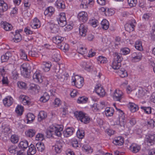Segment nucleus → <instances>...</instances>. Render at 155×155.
<instances>
[{
	"label": "nucleus",
	"instance_id": "nucleus-1",
	"mask_svg": "<svg viewBox=\"0 0 155 155\" xmlns=\"http://www.w3.org/2000/svg\"><path fill=\"white\" fill-rule=\"evenodd\" d=\"M50 130H47L46 132L47 137L50 138L51 137L54 132L56 135L58 137H61L63 129L62 127L59 126L56 127L54 126H51L50 127Z\"/></svg>",
	"mask_w": 155,
	"mask_h": 155
},
{
	"label": "nucleus",
	"instance_id": "nucleus-2",
	"mask_svg": "<svg viewBox=\"0 0 155 155\" xmlns=\"http://www.w3.org/2000/svg\"><path fill=\"white\" fill-rule=\"evenodd\" d=\"M74 114L78 119L84 124H88L90 121V116L87 114L81 111H76L74 113Z\"/></svg>",
	"mask_w": 155,
	"mask_h": 155
},
{
	"label": "nucleus",
	"instance_id": "nucleus-3",
	"mask_svg": "<svg viewBox=\"0 0 155 155\" xmlns=\"http://www.w3.org/2000/svg\"><path fill=\"white\" fill-rule=\"evenodd\" d=\"M72 82L76 87L78 88H81L84 83L83 78L78 75L72 77Z\"/></svg>",
	"mask_w": 155,
	"mask_h": 155
},
{
	"label": "nucleus",
	"instance_id": "nucleus-4",
	"mask_svg": "<svg viewBox=\"0 0 155 155\" xmlns=\"http://www.w3.org/2000/svg\"><path fill=\"white\" fill-rule=\"evenodd\" d=\"M58 18H57L58 24L61 27H64L67 24L66 19L65 13H61Z\"/></svg>",
	"mask_w": 155,
	"mask_h": 155
},
{
	"label": "nucleus",
	"instance_id": "nucleus-5",
	"mask_svg": "<svg viewBox=\"0 0 155 155\" xmlns=\"http://www.w3.org/2000/svg\"><path fill=\"white\" fill-rule=\"evenodd\" d=\"M78 18L80 22H85L88 19V15L87 12L82 11L78 14Z\"/></svg>",
	"mask_w": 155,
	"mask_h": 155
},
{
	"label": "nucleus",
	"instance_id": "nucleus-6",
	"mask_svg": "<svg viewBox=\"0 0 155 155\" xmlns=\"http://www.w3.org/2000/svg\"><path fill=\"white\" fill-rule=\"evenodd\" d=\"M147 142L152 145L155 143V134L154 133H149L146 136Z\"/></svg>",
	"mask_w": 155,
	"mask_h": 155
},
{
	"label": "nucleus",
	"instance_id": "nucleus-7",
	"mask_svg": "<svg viewBox=\"0 0 155 155\" xmlns=\"http://www.w3.org/2000/svg\"><path fill=\"white\" fill-rule=\"evenodd\" d=\"M126 123V120L125 119L124 115H121V116H119V120L117 122V124L118 127H120L122 130H123L124 128V126Z\"/></svg>",
	"mask_w": 155,
	"mask_h": 155
},
{
	"label": "nucleus",
	"instance_id": "nucleus-8",
	"mask_svg": "<svg viewBox=\"0 0 155 155\" xmlns=\"http://www.w3.org/2000/svg\"><path fill=\"white\" fill-rule=\"evenodd\" d=\"M95 91L96 93L101 97L104 96L105 94V92L104 89L101 87V85L97 84L95 87Z\"/></svg>",
	"mask_w": 155,
	"mask_h": 155
},
{
	"label": "nucleus",
	"instance_id": "nucleus-9",
	"mask_svg": "<svg viewBox=\"0 0 155 155\" xmlns=\"http://www.w3.org/2000/svg\"><path fill=\"white\" fill-rule=\"evenodd\" d=\"M34 80L36 82L41 83L43 81V77L39 71H37L33 76Z\"/></svg>",
	"mask_w": 155,
	"mask_h": 155
},
{
	"label": "nucleus",
	"instance_id": "nucleus-10",
	"mask_svg": "<svg viewBox=\"0 0 155 155\" xmlns=\"http://www.w3.org/2000/svg\"><path fill=\"white\" fill-rule=\"evenodd\" d=\"M88 30L87 26L86 25L81 24L79 28V34L82 36H85Z\"/></svg>",
	"mask_w": 155,
	"mask_h": 155
},
{
	"label": "nucleus",
	"instance_id": "nucleus-11",
	"mask_svg": "<svg viewBox=\"0 0 155 155\" xmlns=\"http://www.w3.org/2000/svg\"><path fill=\"white\" fill-rule=\"evenodd\" d=\"M123 97L122 91L119 90H116L113 96L114 99L116 101H120Z\"/></svg>",
	"mask_w": 155,
	"mask_h": 155
},
{
	"label": "nucleus",
	"instance_id": "nucleus-12",
	"mask_svg": "<svg viewBox=\"0 0 155 155\" xmlns=\"http://www.w3.org/2000/svg\"><path fill=\"white\" fill-rule=\"evenodd\" d=\"M25 65L23 64L21 68V74L24 77L28 78L30 75V70L25 67Z\"/></svg>",
	"mask_w": 155,
	"mask_h": 155
},
{
	"label": "nucleus",
	"instance_id": "nucleus-13",
	"mask_svg": "<svg viewBox=\"0 0 155 155\" xmlns=\"http://www.w3.org/2000/svg\"><path fill=\"white\" fill-rule=\"evenodd\" d=\"M121 59H114L112 63V67L114 70L119 69L121 66Z\"/></svg>",
	"mask_w": 155,
	"mask_h": 155
},
{
	"label": "nucleus",
	"instance_id": "nucleus-14",
	"mask_svg": "<svg viewBox=\"0 0 155 155\" xmlns=\"http://www.w3.org/2000/svg\"><path fill=\"white\" fill-rule=\"evenodd\" d=\"M130 150L133 153L139 152L141 149L140 146L135 143H133L130 147Z\"/></svg>",
	"mask_w": 155,
	"mask_h": 155
},
{
	"label": "nucleus",
	"instance_id": "nucleus-15",
	"mask_svg": "<svg viewBox=\"0 0 155 155\" xmlns=\"http://www.w3.org/2000/svg\"><path fill=\"white\" fill-rule=\"evenodd\" d=\"M22 31V30L19 29L15 31L14 35V38L12 39L13 42L16 43L19 42L21 40V37L20 32Z\"/></svg>",
	"mask_w": 155,
	"mask_h": 155
},
{
	"label": "nucleus",
	"instance_id": "nucleus-16",
	"mask_svg": "<svg viewBox=\"0 0 155 155\" xmlns=\"http://www.w3.org/2000/svg\"><path fill=\"white\" fill-rule=\"evenodd\" d=\"M13 99L11 96H8L3 100L4 105L6 107L10 106L13 103Z\"/></svg>",
	"mask_w": 155,
	"mask_h": 155
},
{
	"label": "nucleus",
	"instance_id": "nucleus-17",
	"mask_svg": "<svg viewBox=\"0 0 155 155\" xmlns=\"http://www.w3.org/2000/svg\"><path fill=\"white\" fill-rule=\"evenodd\" d=\"M74 129L72 127H68L64 130L63 132L64 136L68 137L71 135L74 132Z\"/></svg>",
	"mask_w": 155,
	"mask_h": 155
},
{
	"label": "nucleus",
	"instance_id": "nucleus-18",
	"mask_svg": "<svg viewBox=\"0 0 155 155\" xmlns=\"http://www.w3.org/2000/svg\"><path fill=\"white\" fill-rule=\"evenodd\" d=\"M1 26L6 31H10L12 28V26L11 24L5 21H2L1 23Z\"/></svg>",
	"mask_w": 155,
	"mask_h": 155
},
{
	"label": "nucleus",
	"instance_id": "nucleus-19",
	"mask_svg": "<svg viewBox=\"0 0 155 155\" xmlns=\"http://www.w3.org/2000/svg\"><path fill=\"white\" fill-rule=\"evenodd\" d=\"M136 24L135 21L134 19H132L130 24H126L125 25V28L127 31H128V28H129L130 30L133 31Z\"/></svg>",
	"mask_w": 155,
	"mask_h": 155
},
{
	"label": "nucleus",
	"instance_id": "nucleus-20",
	"mask_svg": "<svg viewBox=\"0 0 155 155\" xmlns=\"http://www.w3.org/2000/svg\"><path fill=\"white\" fill-rule=\"evenodd\" d=\"M35 130L32 129H29L25 132V134L27 137L31 138L33 137L36 133Z\"/></svg>",
	"mask_w": 155,
	"mask_h": 155
},
{
	"label": "nucleus",
	"instance_id": "nucleus-21",
	"mask_svg": "<svg viewBox=\"0 0 155 155\" xmlns=\"http://www.w3.org/2000/svg\"><path fill=\"white\" fill-rule=\"evenodd\" d=\"M64 40V38L59 36H55L53 38L52 41L54 43L58 45L62 43Z\"/></svg>",
	"mask_w": 155,
	"mask_h": 155
},
{
	"label": "nucleus",
	"instance_id": "nucleus-22",
	"mask_svg": "<svg viewBox=\"0 0 155 155\" xmlns=\"http://www.w3.org/2000/svg\"><path fill=\"white\" fill-rule=\"evenodd\" d=\"M124 143V138L121 137H118L115 139L113 143L116 145H121Z\"/></svg>",
	"mask_w": 155,
	"mask_h": 155
},
{
	"label": "nucleus",
	"instance_id": "nucleus-23",
	"mask_svg": "<svg viewBox=\"0 0 155 155\" xmlns=\"http://www.w3.org/2000/svg\"><path fill=\"white\" fill-rule=\"evenodd\" d=\"M36 151L35 147L34 145L31 144L29 147V149L27 151V155H34Z\"/></svg>",
	"mask_w": 155,
	"mask_h": 155
},
{
	"label": "nucleus",
	"instance_id": "nucleus-24",
	"mask_svg": "<svg viewBox=\"0 0 155 155\" xmlns=\"http://www.w3.org/2000/svg\"><path fill=\"white\" fill-rule=\"evenodd\" d=\"M81 65L86 71H90L91 67V64L89 62L84 61L82 62Z\"/></svg>",
	"mask_w": 155,
	"mask_h": 155
},
{
	"label": "nucleus",
	"instance_id": "nucleus-25",
	"mask_svg": "<svg viewBox=\"0 0 155 155\" xmlns=\"http://www.w3.org/2000/svg\"><path fill=\"white\" fill-rule=\"evenodd\" d=\"M43 70L45 72L49 71L51 66V62H44L43 63Z\"/></svg>",
	"mask_w": 155,
	"mask_h": 155
},
{
	"label": "nucleus",
	"instance_id": "nucleus-26",
	"mask_svg": "<svg viewBox=\"0 0 155 155\" xmlns=\"http://www.w3.org/2000/svg\"><path fill=\"white\" fill-rule=\"evenodd\" d=\"M114 110L112 107H108L106 108L105 113L107 117H111L113 115Z\"/></svg>",
	"mask_w": 155,
	"mask_h": 155
},
{
	"label": "nucleus",
	"instance_id": "nucleus-27",
	"mask_svg": "<svg viewBox=\"0 0 155 155\" xmlns=\"http://www.w3.org/2000/svg\"><path fill=\"white\" fill-rule=\"evenodd\" d=\"M49 98V94L47 92H45L43 95L40 97V101L42 102L45 103L47 101Z\"/></svg>",
	"mask_w": 155,
	"mask_h": 155
},
{
	"label": "nucleus",
	"instance_id": "nucleus-28",
	"mask_svg": "<svg viewBox=\"0 0 155 155\" xmlns=\"http://www.w3.org/2000/svg\"><path fill=\"white\" fill-rule=\"evenodd\" d=\"M47 117V113L44 111H41L38 116V120L39 121H41L45 119Z\"/></svg>",
	"mask_w": 155,
	"mask_h": 155
},
{
	"label": "nucleus",
	"instance_id": "nucleus-29",
	"mask_svg": "<svg viewBox=\"0 0 155 155\" xmlns=\"http://www.w3.org/2000/svg\"><path fill=\"white\" fill-rule=\"evenodd\" d=\"M8 5L3 0H0V9L3 11H6L8 9Z\"/></svg>",
	"mask_w": 155,
	"mask_h": 155
},
{
	"label": "nucleus",
	"instance_id": "nucleus-30",
	"mask_svg": "<svg viewBox=\"0 0 155 155\" xmlns=\"http://www.w3.org/2000/svg\"><path fill=\"white\" fill-rule=\"evenodd\" d=\"M58 48L62 50L66 51H68L69 49V46L68 44L66 43H62L58 45Z\"/></svg>",
	"mask_w": 155,
	"mask_h": 155
},
{
	"label": "nucleus",
	"instance_id": "nucleus-31",
	"mask_svg": "<svg viewBox=\"0 0 155 155\" xmlns=\"http://www.w3.org/2000/svg\"><path fill=\"white\" fill-rule=\"evenodd\" d=\"M130 109L132 112H134L138 109V106L133 103H130L129 104Z\"/></svg>",
	"mask_w": 155,
	"mask_h": 155
},
{
	"label": "nucleus",
	"instance_id": "nucleus-32",
	"mask_svg": "<svg viewBox=\"0 0 155 155\" xmlns=\"http://www.w3.org/2000/svg\"><path fill=\"white\" fill-rule=\"evenodd\" d=\"M56 4L58 8L64 9L65 8L64 2L63 0H57Z\"/></svg>",
	"mask_w": 155,
	"mask_h": 155
},
{
	"label": "nucleus",
	"instance_id": "nucleus-33",
	"mask_svg": "<svg viewBox=\"0 0 155 155\" xmlns=\"http://www.w3.org/2000/svg\"><path fill=\"white\" fill-rule=\"evenodd\" d=\"M101 27L104 30H106L108 29L109 26V23L107 20H103L101 22Z\"/></svg>",
	"mask_w": 155,
	"mask_h": 155
},
{
	"label": "nucleus",
	"instance_id": "nucleus-34",
	"mask_svg": "<svg viewBox=\"0 0 155 155\" xmlns=\"http://www.w3.org/2000/svg\"><path fill=\"white\" fill-rule=\"evenodd\" d=\"M39 87L38 86L34 84H31L29 90L34 91L35 93H38L39 92Z\"/></svg>",
	"mask_w": 155,
	"mask_h": 155
},
{
	"label": "nucleus",
	"instance_id": "nucleus-35",
	"mask_svg": "<svg viewBox=\"0 0 155 155\" xmlns=\"http://www.w3.org/2000/svg\"><path fill=\"white\" fill-rule=\"evenodd\" d=\"M50 29L52 33H56L59 31L58 26L56 25L51 24L50 25Z\"/></svg>",
	"mask_w": 155,
	"mask_h": 155
},
{
	"label": "nucleus",
	"instance_id": "nucleus-36",
	"mask_svg": "<svg viewBox=\"0 0 155 155\" xmlns=\"http://www.w3.org/2000/svg\"><path fill=\"white\" fill-rule=\"evenodd\" d=\"M28 146V142L26 140L22 141L19 144V147L24 149H26Z\"/></svg>",
	"mask_w": 155,
	"mask_h": 155
},
{
	"label": "nucleus",
	"instance_id": "nucleus-37",
	"mask_svg": "<svg viewBox=\"0 0 155 155\" xmlns=\"http://www.w3.org/2000/svg\"><path fill=\"white\" fill-rule=\"evenodd\" d=\"M140 108L145 113L147 114H151L152 109L150 107L141 106Z\"/></svg>",
	"mask_w": 155,
	"mask_h": 155
},
{
	"label": "nucleus",
	"instance_id": "nucleus-38",
	"mask_svg": "<svg viewBox=\"0 0 155 155\" xmlns=\"http://www.w3.org/2000/svg\"><path fill=\"white\" fill-rule=\"evenodd\" d=\"M117 72L121 78L127 77L128 75L127 72L124 69L118 70Z\"/></svg>",
	"mask_w": 155,
	"mask_h": 155
},
{
	"label": "nucleus",
	"instance_id": "nucleus-39",
	"mask_svg": "<svg viewBox=\"0 0 155 155\" xmlns=\"http://www.w3.org/2000/svg\"><path fill=\"white\" fill-rule=\"evenodd\" d=\"M146 124L147 126L150 128H153L155 127V122L153 119L148 120Z\"/></svg>",
	"mask_w": 155,
	"mask_h": 155
},
{
	"label": "nucleus",
	"instance_id": "nucleus-40",
	"mask_svg": "<svg viewBox=\"0 0 155 155\" xmlns=\"http://www.w3.org/2000/svg\"><path fill=\"white\" fill-rule=\"evenodd\" d=\"M15 111L18 115H21L23 111V107L21 106H17L15 109Z\"/></svg>",
	"mask_w": 155,
	"mask_h": 155
},
{
	"label": "nucleus",
	"instance_id": "nucleus-41",
	"mask_svg": "<svg viewBox=\"0 0 155 155\" xmlns=\"http://www.w3.org/2000/svg\"><path fill=\"white\" fill-rule=\"evenodd\" d=\"M36 146L38 150L39 151H43L45 148L44 143H37L36 145Z\"/></svg>",
	"mask_w": 155,
	"mask_h": 155
},
{
	"label": "nucleus",
	"instance_id": "nucleus-42",
	"mask_svg": "<svg viewBox=\"0 0 155 155\" xmlns=\"http://www.w3.org/2000/svg\"><path fill=\"white\" fill-rule=\"evenodd\" d=\"M55 150L57 153H60L61 150L62 145L59 142H58L55 145Z\"/></svg>",
	"mask_w": 155,
	"mask_h": 155
},
{
	"label": "nucleus",
	"instance_id": "nucleus-43",
	"mask_svg": "<svg viewBox=\"0 0 155 155\" xmlns=\"http://www.w3.org/2000/svg\"><path fill=\"white\" fill-rule=\"evenodd\" d=\"M17 147L15 145H11L9 146L8 150L10 153L12 154H15L17 151Z\"/></svg>",
	"mask_w": 155,
	"mask_h": 155
},
{
	"label": "nucleus",
	"instance_id": "nucleus-44",
	"mask_svg": "<svg viewBox=\"0 0 155 155\" xmlns=\"http://www.w3.org/2000/svg\"><path fill=\"white\" fill-rule=\"evenodd\" d=\"M10 140L12 143H16L18 141V137L16 134L12 135L11 137Z\"/></svg>",
	"mask_w": 155,
	"mask_h": 155
},
{
	"label": "nucleus",
	"instance_id": "nucleus-45",
	"mask_svg": "<svg viewBox=\"0 0 155 155\" xmlns=\"http://www.w3.org/2000/svg\"><path fill=\"white\" fill-rule=\"evenodd\" d=\"M27 123H31L35 119V116L31 113H29L27 115Z\"/></svg>",
	"mask_w": 155,
	"mask_h": 155
},
{
	"label": "nucleus",
	"instance_id": "nucleus-46",
	"mask_svg": "<svg viewBox=\"0 0 155 155\" xmlns=\"http://www.w3.org/2000/svg\"><path fill=\"white\" fill-rule=\"evenodd\" d=\"M135 47L136 49L140 51H142L143 50L142 43L140 41H137L136 42L135 44Z\"/></svg>",
	"mask_w": 155,
	"mask_h": 155
},
{
	"label": "nucleus",
	"instance_id": "nucleus-47",
	"mask_svg": "<svg viewBox=\"0 0 155 155\" xmlns=\"http://www.w3.org/2000/svg\"><path fill=\"white\" fill-rule=\"evenodd\" d=\"M84 131L83 130H78L76 133L77 136L79 139H82L84 137Z\"/></svg>",
	"mask_w": 155,
	"mask_h": 155
},
{
	"label": "nucleus",
	"instance_id": "nucleus-48",
	"mask_svg": "<svg viewBox=\"0 0 155 155\" xmlns=\"http://www.w3.org/2000/svg\"><path fill=\"white\" fill-rule=\"evenodd\" d=\"M89 23L94 27H96L98 24V21L95 19L90 20Z\"/></svg>",
	"mask_w": 155,
	"mask_h": 155
},
{
	"label": "nucleus",
	"instance_id": "nucleus-49",
	"mask_svg": "<svg viewBox=\"0 0 155 155\" xmlns=\"http://www.w3.org/2000/svg\"><path fill=\"white\" fill-rule=\"evenodd\" d=\"M87 98L84 97H80L77 100V102L78 103H85L86 102Z\"/></svg>",
	"mask_w": 155,
	"mask_h": 155
},
{
	"label": "nucleus",
	"instance_id": "nucleus-50",
	"mask_svg": "<svg viewBox=\"0 0 155 155\" xmlns=\"http://www.w3.org/2000/svg\"><path fill=\"white\" fill-rule=\"evenodd\" d=\"M130 52V50L127 48H124L121 49L120 50L121 54L124 55H125L128 54Z\"/></svg>",
	"mask_w": 155,
	"mask_h": 155
},
{
	"label": "nucleus",
	"instance_id": "nucleus-51",
	"mask_svg": "<svg viewBox=\"0 0 155 155\" xmlns=\"http://www.w3.org/2000/svg\"><path fill=\"white\" fill-rule=\"evenodd\" d=\"M44 138V135L41 133L38 134L36 136L35 139L37 140H43Z\"/></svg>",
	"mask_w": 155,
	"mask_h": 155
},
{
	"label": "nucleus",
	"instance_id": "nucleus-52",
	"mask_svg": "<svg viewBox=\"0 0 155 155\" xmlns=\"http://www.w3.org/2000/svg\"><path fill=\"white\" fill-rule=\"evenodd\" d=\"M137 2V0H128V2L129 5L131 7H133L136 6Z\"/></svg>",
	"mask_w": 155,
	"mask_h": 155
},
{
	"label": "nucleus",
	"instance_id": "nucleus-53",
	"mask_svg": "<svg viewBox=\"0 0 155 155\" xmlns=\"http://www.w3.org/2000/svg\"><path fill=\"white\" fill-rule=\"evenodd\" d=\"M92 109L94 112H97L100 109L98 105L96 103H94L92 105Z\"/></svg>",
	"mask_w": 155,
	"mask_h": 155
},
{
	"label": "nucleus",
	"instance_id": "nucleus-54",
	"mask_svg": "<svg viewBox=\"0 0 155 155\" xmlns=\"http://www.w3.org/2000/svg\"><path fill=\"white\" fill-rule=\"evenodd\" d=\"M10 129L9 127H5L2 131V134H4L5 137H6L8 133H10Z\"/></svg>",
	"mask_w": 155,
	"mask_h": 155
},
{
	"label": "nucleus",
	"instance_id": "nucleus-55",
	"mask_svg": "<svg viewBox=\"0 0 155 155\" xmlns=\"http://www.w3.org/2000/svg\"><path fill=\"white\" fill-rule=\"evenodd\" d=\"M82 150L85 152H89L91 150V147L88 145H84L82 147Z\"/></svg>",
	"mask_w": 155,
	"mask_h": 155
},
{
	"label": "nucleus",
	"instance_id": "nucleus-56",
	"mask_svg": "<svg viewBox=\"0 0 155 155\" xmlns=\"http://www.w3.org/2000/svg\"><path fill=\"white\" fill-rule=\"evenodd\" d=\"M12 78L14 80H16L18 75V74L17 73V71L15 70H14L12 72Z\"/></svg>",
	"mask_w": 155,
	"mask_h": 155
},
{
	"label": "nucleus",
	"instance_id": "nucleus-57",
	"mask_svg": "<svg viewBox=\"0 0 155 155\" xmlns=\"http://www.w3.org/2000/svg\"><path fill=\"white\" fill-rule=\"evenodd\" d=\"M96 53L92 49H91L89 51L87 57L89 58L92 57L96 55Z\"/></svg>",
	"mask_w": 155,
	"mask_h": 155
},
{
	"label": "nucleus",
	"instance_id": "nucleus-58",
	"mask_svg": "<svg viewBox=\"0 0 155 155\" xmlns=\"http://www.w3.org/2000/svg\"><path fill=\"white\" fill-rule=\"evenodd\" d=\"M18 87L21 88H25L26 86V84L23 82H19L18 83Z\"/></svg>",
	"mask_w": 155,
	"mask_h": 155
},
{
	"label": "nucleus",
	"instance_id": "nucleus-59",
	"mask_svg": "<svg viewBox=\"0 0 155 155\" xmlns=\"http://www.w3.org/2000/svg\"><path fill=\"white\" fill-rule=\"evenodd\" d=\"M97 61L98 64H105L107 62V59H97Z\"/></svg>",
	"mask_w": 155,
	"mask_h": 155
},
{
	"label": "nucleus",
	"instance_id": "nucleus-60",
	"mask_svg": "<svg viewBox=\"0 0 155 155\" xmlns=\"http://www.w3.org/2000/svg\"><path fill=\"white\" fill-rule=\"evenodd\" d=\"M3 56L5 58H9L12 57V55L11 52L8 51L5 54H3V55H2L1 57V58H2Z\"/></svg>",
	"mask_w": 155,
	"mask_h": 155
},
{
	"label": "nucleus",
	"instance_id": "nucleus-61",
	"mask_svg": "<svg viewBox=\"0 0 155 155\" xmlns=\"http://www.w3.org/2000/svg\"><path fill=\"white\" fill-rule=\"evenodd\" d=\"M54 104L56 107L58 106L61 104L60 100L58 98L55 99L54 101Z\"/></svg>",
	"mask_w": 155,
	"mask_h": 155
},
{
	"label": "nucleus",
	"instance_id": "nucleus-62",
	"mask_svg": "<svg viewBox=\"0 0 155 155\" xmlns=\"http://www.w3.org/2000/svg\"><path fill=\"white\" fill-rule=\"evenodd\" d=\"M129 123L131 126H133L136 124V120L135 118H132L130 119Z\"/></svg>",
	"mask_w": 155,
	"mask_h": 155
},
{
	"label": "nucleus",
	"instance_id": "nucleus-63",
	"mask_svg": "<svg viewBox=\"0 0 155 155\" xmlns=\"http://www.w3.org/2000/svg\"><path fill=\"white\" fill-rule=\"evenodd\" d=\"M78 94V93L77 92L76 90H73L71 92L70 95L71 97H74L77 95Z\"/></svg>",
	"mask_w": 155,
	"mask_h": 155
},
{
	"label": "nucleus",
	"instance_id": "nucleus-64",
	"mask_svg": "<svg viewBox=\"0 0 155 155\" xmlns=\"http://www.w3.org/2000/svg\"><path fill=\"white\" fill-rule=\"evenodd\" d=\"M47 9L49 13V15H51L54 12V8L51 7H48Z\"/></svg>",
	"mask_w": 155,
	"mask_h": 155
}]
</instances>
